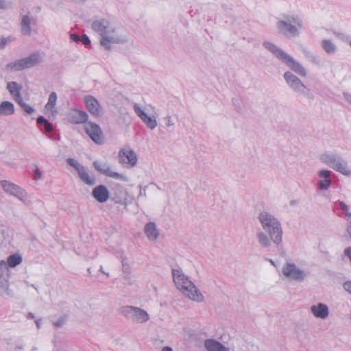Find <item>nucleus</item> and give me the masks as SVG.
Listing matches in <instances>:
<instances>
[{"mask_svg":"<svg viewBox=\"0 0 351 351\" xmlns=\"http://www.w3.org/2000/svg\"><path fill=\"white\" fill-rule=\"evenodd\" d=\"M263 228L256 233L258 244L263 248H269L272 243L278 247L282 242V228L280 221L272 214L263 211L258 215Z\"/></svg>","mask_w":351,"mask_h":351,"instance_id":"1","label":"nucleus"},{"mask_svg":"<svg viewBox=\"0 0 351 351\" xmlns=\"http://www.w3.org/2000/svg\"><path fill=\"white\" fill-rule=\"evenodd\" d=\"M93 29L100 36V45L106 49L110 50L112 44L124 43L128 36L122 34L109 21L105 19L95 20L92 23Z\"/></svg>","mask_w":351,"mask_h":351,"instance_id":"2","label":"nucleus"},{"mask_svg":"<svg viewBox=\"0 0 351 351\" xmlns=\"http://www.w3.org/2000/svg\"><path fill=\"white\" fill-rule=\"evenodd\" d=\"M276 27L279 34L291 39L300 36L304 27V22L299 14L289 12L278 19Z\"/></svg>","mask_w":351,"mask_h":351,"instance_id":"3","label":"nucleus"},{"mask_svg":"<svg viewBox=\"0 0 351 351\" xmlns=\"http://www.w3.org/2000/svg\"><path fill=\"white\" fill-rule=\"evenodd\" d=\"M172 276L177 289L185 298L198 303L204 302V296L202 292L181 269H172Z\"/></svg>","mask_w":351,"mask_h":351,"instance_id":"4","label":"nucleus"},{"mask_svg":"<svg viewBox=\"0 0 351 351\" xmlns=\"http://www.w3.org/2000/svg\"><path fill=\"white\" fill-rule=\"evenodd\" d=\"M263 45L272 53L278 60L284 62L291 70L302 77H306L307 71L304 66L291 55L279 48L274 43L265 41Z\"/></svg>","mask_w":351,"mask_h":351,"instance_id":"5","label":"nucleus"},{"mask_svg":"<svg viewBox=\"0 0 351 351\" xmlns=\"http://www.w3.org/2000/svg\"><path fill=\"white\" fill-rule=\"evenodd\" d=\"M319 160L324 165L346 177L351 176V165L348 161L335 152L327 151L319 156Z\"/></svg>","mask_w":351,"mask_h":351,"instance_id":"6","label":"nucleus"},{"mask_svg":"<svg viewBox=\"0 0 351 351\" xmlns=\"http://www.w3.org/2000/svg\"><path fill=\"white\" fill-rule=\"evenodd\" d=\"M43 58V53L36 51L25 58L9 62L5 65V69L9 71H19L30 69L40 64Z\"/></svg>","mask_w":351,"mask_h":351,"instance_id":"7","label":"nucleus"},{"mask_svg":"<svg viewBox=\"0 0 351 351\" xmlns=\"http://www.w3.org/2000/svg\"><path fill=\"white\" fill-rule=\"evenodd\" d=\"M118 313L136 324H143L149 319L148 313L145 310L136 306H123L118 309Z\"/></svg>","mask_w":351,"mask_h":351,"instance_id":"8","label":"nucleus"},{"mask_svg":"<svg viewBox=\"0 0 351 351\" xmlns=\"http://www.w3.org/2000/svg\"><path fill=\"white\" fill-rule=\"evenodd\" d=\"M283 77L289 87L293 92L307 99L313 97L310 88L295 74L291 71H287L284 73Z\"/></svg>","mask_w":351,"mask_h":351,"instance_id":"9","label":"nucleus"},{"mask_svg":"<svg viewBox=\"0 0 351 351\" xmlns=\"http://www.w3.org/2000/svg\"><path fill=\"white\" fill-rule=\"evenodd\" d=\"M1 185L6 193L16 197L24 203L29 202V195L25 189L7 180L1 181Z\"/></svg>","mask_w":351,"mask_h":351,"instance_id":"10","label":"nucleus"},{"mask_svg":"<svg viewBox=\"0 0 351 351\" xmlns=\"http://www.w3.org/2000/svg\"><path fill=\"white\" fill-rule=\"evenodd\" d=\"M282 274L289 280L302 282L305 279L306 273L295 264L293 263H286L282 269Z\"/></svg>","mask_w":351,"mask_h":351,"instance_id":"11","label":"nucleus"},{"mask_svg":"<svg viewBox=\"0 0 351 351\" xmlns=\"http://www.w3.org/2000/svg\"><path fill=\"white\" fill-rule=\"evenodd\" d=\"M37 19L30 12L22 14L20 16V32L23 36H31L36 27Z\"/></svg>","mask_w":351,"mask_h":351,"instance_id":"12","label":"nucleus"},{"mask_svg":"<svg viewBox=\"0 0 351 351\" xmlns=\"http://www.w3.org/2000/svg\"><path fill=\"white\" fill-rule=\"evenodd\" d=\"M138 160L137 154L134 150L129 147H125L119 150V161L125 168L134 167Z\"/></svg>","mask_w":351,"mask_h":351,"instance_id":"13","label":"nucleus"},{"mask_svg":"<svg viewBox=\"0 0 351 351\" xmlns=\"http://www.w3.org/2000/svg\"><path fill=\"white\" fill-rule=\"evenodd\" d=\"M84 129L88 136L95 143L101 145L104 143L102 131L99 125L93 122H86L84 124Z\"/></svg>","mask_w":351,"mask_h":351,"instance_id":"14","label":"nucleus"},{"mask_svg":"<svg viewBox=\"0 0 351 351\" xmlns=\"http://www.w3.org/2000/svg\"><path fill=\"white\" fill-rule=\"evenodd\" d=\"M133 108L136 115L150 130H154L157 126V121L154 116H149L145 112L143 107L137 103H134Z\"/></svg>","mask_w":351,"mask_h":351,"instance_id":"15","label":"nucleus"},{"mask_svg":"<svg viewBox=\"0 0 351 351\" xmlns=\"http://www.w3.org/2000/svg\"><path fill=\"white\" fill-rule=\"evenodd\" d=\"M94 167L100 173L104 174L105 176L116 179V180H120L123 181H128V178L119 173L113 171L110 167L104 162H101L99 161H95L93 162Z\"/></svg>","mask_w":351,"mask_h":351,"instance_id":"16","label":"nucleus"},{"mask_svg":"<svg viewBox=\"0 0 351 351\" xmlns=\"http://www.w3.org/2000/svg\"><path fill=\"white\" fill-rule=\"evenodd\" d=\"M84 100L88 112L91 114L96 117H100L103 114V108L95 97L86 95Z\"/></svg>","mask_w":351,"mask_h":351,"instance_id":"17","label":"nucleus"},{"mask_svg":"<svg viewBox=\"0 0 351 351\" xmlns=\"http://www.w3.org/2000/svg\"><path fill=\"white\" fill-rule=\"evenodd\" d=\"M317 175L320 178V180L317 182L319 189L321 191L328 189L332 184V172L328 169H322L318 171Z\"/></svg>","mask_w":351,"mask_h":351,"instance_id":"18","label":"nucleus"},{"mask_svg":"<svg viewBox=\"0 0 351 351\" xmlns=\"http://www.w3.org/2000/svg\"><path fill=\"white\" fill-rule=\"evenodd\" d=\"M92 195L98 202L104 203L108 199L110 193L106 186L100 184L93 189Z\"/></svg>","mask_w":351,"mask_h":351,"instance_id":"19","label":"nucleus"},{"mask_svg":"<svg viewBox=\"0 0 351 351\" xmlns=\"http://www.w3.org/2000/svg\"><path fill=\"white\" fill-rule=\"evenodd\" d=\"M57 101V95L55 92H52L49 97L48 101L45 106V114L49 118H53L56 117L58 111L56 108Z\"/></svg>","mask_w":351,"mask_h":351,"instance_id":"20","label":"nucleus"},{"mask_svg":"<svg viewBox=\"0 0 351 351\" xmlns=\"http://www.w3.org/2000/svg\"><path fill=\"white\" fill-rule=\"evenodd\" d=\"M23 86L16 82H9L7 84V90L10 94L12 98L16 102H19L23 99L21 90Z\"/></svg>","mask_w":351,"mask_h":351,"instance_id":"21","label":"nucleus"},{"mask_svg":"<svg viewBox=\"0 0 351 351\" xmlns=\"http://www.w3.org/2000/svg\"><path fill=\"white\" fill-rule=\"evenodd\" d=\"M311 313L316 317L325 319L329 315L328 307L323 303H318L311 307Z\"/></svg>","mask_w":351,"mask_h":351,"instance_id":"22","label":"nucleus"},{"mask_svg":"<svg viewBox=\"0 0 351 351\" xmlns=\"http://www.w3.org/2000/svg\"><path fill=\"white\" fill-rule=\"evenodd\" d=\"M88 118V114L83 110L74 109L69 112V119L71 122L74 123H86L87 122Z\"/></svg>","mask_w":351,"mask_h":351,"instance_id":"23","label":"nucleus"},{"mask_svg":"<svg viewBox=\"0 0 351 351\" xmlns=\"http://www.w3.org/2000/svg\"><path fill=\"white\" fill-rule=\"evenodd\" d=\"M15 113L14 104L9 101H3L0 103V117H10Z\"/></svg>","mask_w":351,"mask_h":351,"instance_id":"24","label":"nucleus"},{"mask_svg":"<svg viewBox=\"0 0 351 351\" xmlns=\"http://www.w3.org/2000/svg\"><path fill=\"white\" fill-rule=\"evenodd\" d=\"M204 346L207 351H229L228 348L213 339H206L204 342Z\"/></svg>","mask_w":351,"mask_h":351,"instance_id":"25","label":"nucleus"},{"mask_svg":"<svg viewBox=\"0 0 351 351\" xmlns=\"http://www.w3.org/2000/svg\"><path fill=\"white\" fill-rule=\"evenodd\" d=\"M145 233L148 239L154 241L157 239L159 232L156 228V226L154 222H149L145 226Z\"/></svg>","mask_w":351,"mask_h":351,"instance_id":"26","label":"nucleus"},{"mask_svg":"<svg viewBox=\"0 0 351 351\" xmlns=\"http://www.w3.org/2000/svg\"><path fill=\"white\" fill-rule=\"evenodd\" d=\"M77 174L80 180L87 185L93 186L96 183L95 176L89 174L85 167H84Z\"/></svg>","mask_w":351,"mask_h":351,"instance_id":"27","label":"nucleus"},{"mask_svg":"<svg viewBox=\"0 0 351 351\" xmlns=\"http://www.w3.org/2000/svg\"><path fill=\"white\" fill-rule=\"evenodd\" d=\"M23 261V257L20 254H14L9 256L5 261L8 267H15L20 265Z\"/></svg>","mask_w":351,"mask_h":351,"instance_id":"28","label":"nucleus"},{"mask_svg":"<svg viewBox=\"0 0 351 351\" xmlns=\"http://www.w3.org/2000/svg\"><path fill=\"white\" fill-rule=\"evenodd\" d=\"M321 45L324 51L328 54H334L337 50V46L330 40L324 39Z\"/></svg>","mask_w":351,"mask_h":351,"instance_id":"29","label":"nucleus"},{"mask_svg":"<svg viewBox=\"0 0 351 351\" xmlns=\"http://www.w3.org/2000/svg\"><path fill=\"white\" fill-rule=\"evenodd\" d=\"M305 56L308 59L310 62H311L313 64L319 66H322L324 65V60L322 57L319 56L310 51H305Z\"/></svg>","mask_w":351,"mask_h":351,"instance_id":"30","label":"nucleus"},{"mask_svg":"<svg viewBox=\"0 0 351 351\" xmlns=\"http://www.w3.org/2000/svg\"><path fill=\"white\" fill-rule=\"evenodd\" d=\"M10 294L8 278L0 279V295Z\"/></svg>","mask_w":351,"mask_h":351,"instance_id":"31","label":"nucleus"},{"mask_svg":"<svg viewBox=\"0 0 351 351\" xmlns=\"http://www.w3.org/2000/svg\"><path fill=\"white\" fill-rule=\"evenodd\" d=\"M10 270L4 261H0V279L9 278Z\"/></svg>","mask_w":351,"mask_h":351,"instance_id":"32","label":"nucleus"},{"mask_svg":"<svg viewBox=\"0 0 351 351\" xmlns=\"http://www.w3.org/2000/svg\"><path fill=\"white\" fill-rule=\"evenodd\" d=\"M67 164L73 167L77 173L84 167L77 160L72 158H67Z\"/></svg>","mask_w":351,"mask_h":351,"instance_id":"33","label":"nucleus"},{"mask_svg":"<svg viewBox=\"0 0 351 351\" xmlns=\"http://www.w3.org/2000/svg\"><path fill=\"white\" fill-rule=\"evenodd\" d=\"M22 108L23 110L28 114H32L35 112L36 109L32 107V106L27 104L25 103L23 99H22L21 101L17 103Z\"/></svg>","mask_w":351,"mask_h":351,"instance_id":"34","label":"nucleus"},{"mask_svg":"<svg viewBox=\"0 0 351 351\" xmlns=\"http://www.w3.org/2000/svg\"><path fill=\"white\" fill-rule=\"evenodd\" d=\"M15 38L12 36L3 37L0 38V49H3L7 45L14 41Z\"/></svg>","mask_w":351,"mask_h":351,"instance_id":"35","label":"nucleus"},{"mask_svg":"<svg viewBox=\"0 0 351 351\" xmlns=\"http://www.w3.org/2000/svg\"><path fill=\"white\" fill-rule=\"evenodd\" d=\"M34 175H33V179L36 181H38L40 180L42 177V171L38 168V165H34Z\"/></svg>","mask_w":351,"mask_h":351,"instance_id":"36","label":"nucleus"},{"mask_svg":"<svg viewBox=\"0 0 351 351\" xmlns=\"http://www.w3.org/2000/svg\"><path fill=\"white\" fill-rule=\"evenodd\" d=\"M338 205L339 208L345 212V216L348 217L349 214H351V211H350L348 205L343 202H339Z\"/></svg>","mask_w":351,"mask_h":351,"instance_id":"37","label":"nucleus"},{"mask_svg":"<svg viewBox=\"0 0 351 351\" xmlns=\"http://www.w3.org/2000/svg\"><path fill=\"white\" fill-rule=\"evenodd\" d=\"M124 280L125 281V283L128 285H132L135 282V279L133 276L130 275V274L128 273L124 276Z\"/></svg>","mask_w":351,"mask_h":351,"instance_id":"38","label":"nucleus"},{"mask_svg":"<svg viewBox=\"0 0 351 351\" xmlns=\"http://www.w3.org/2000/svg\"><path fill=\"white\" fill-rule=\"evenodd\" d=\"M80 41L82 42V44L84 45L85 46L90 44V40L86 34H83L80 36Z\"/></svg>","mask_w":351,"mask_h":351,"instance_id":"39","label":"nucleus"},{"mask_svg":"<svg viewBox=\"0 0 351 351\" xmlns=\"http://www.w3.org/2000/svg\"><path fill=\"white\" fill-rule=\"evenodd\" d=\"M165 120L166 121V127L170 128L174 125V122L172 120V118L171 116L168 115L165 118Z\"/></svg>","mask_w":351,"mask_h":351,"instance_id":"40","label":"nucleus"},{"mask_svg":"<svg viewBox=\"0 0 351 351\" xmlns=\"http://www.w3.org/2000/svg\"><path fill=\"white\" fill-rule=\"evenodd\" d=\"M347 232L351 238V214H349V217H347Z\"/></svg>","mask_w":351,"mask_h":351,"instance_id":"41","label":"nucleus"},{"mask_svg":"<svg viewBox=\"0 0 351 351\" xmlns=\"http://www.w3.org/2000/svg\"><path fill=\"white\" fill-rule=\"evenodd\" d=\"M344 289L351 295V281H347L343 284Z\"/></svg>","mask_w":351,"mask_h":351,"instance_id":"42","label":"nucleus"},{"mask_svg":"<svg viewBox=\"0 0 351 351\" xmlns=\"http://www.w3.org/2000/svg\"><path fill=\"white\" fill-rule=\"evenodd\" d=\"M80 36H79L76 34H71L70 35V38L71 40H72L73 41L75 42V43H77V42H80Z\"/></svg>","mask_w":351,"mask_h":351,"instance_id":"43","label":"nucleus"},{"mask_svg":"<svg viewBox=\"0 0 351 351\" xmlns=\"http://www.w3.org/2000/svg\"><path fill=\"white\" fill-rule=\"evenodd\" d=\"M47 121L46 119H45L43 117H39L37 119V123L40 125H45V123Z\"/></svg>","mask_w":351,"mask_h":351,"instance_id":"44","label":"nucleus"},{"mask_svg":"<svg viewBox=\"0 0 351 351\" xmlns=\"http://www.w3.org/2000/svg\"><path fill=\"white\" fill-rule=\"evenodd\" d=\"M43 126L46 132H51L52 130V125L48 121H47Z\"/></svg>","mask_w":351,"mask_h":351,"instance_id":"45","label":"nucleus"},{"mask_svg":"<svg viewBox=\"0 0 351 351\" xmlns=\"http://www.w3.org/2000/svg\"><path fill=\"white\" fill-rule=\"evenodd\" d=\"M344 99L351 104V95L347 93L343 94Z\"/></svg>","mask_w":351,"mask_h":351,"instance_id":"46","label":"nucleus"},{"mask_svg":"<svg viewBox=\"0 0 351 351\" xmlns=\"http://www.w3.org/2000/svg\"><path fill=\"white\" fill-rule=\"evenodd\" d=\"M7 8L6 2L5 0H0V9H5Z\"/></svg>","mask_w":351,"mask_h":351,"instance_id":"47","label":"nucleus"},{"mask_svg":"<svg viewBox=\"0 0 351 351\" xmlns=\"http://www.w3.org/2000/svg\"><path fill=\"white\" fill-rule=\"evenodd\" d=\"M54 325L57 327H61L64 325V320L60 319L59 321L54 323Z\"/></svg>","mask_w":351,"mask_h":351,"instance_id":"48","label":"nucleus"},{"mask_svg":"<svg viewBox=\"0 0 351 351\" xmlns=\"http://www.w3.org/2000/svg\"><path fill=\"white\" fill-rule=\"evenodd\" d=\"M25 284L28 287L31 286L32 287H33L36 291L37 293H39L38 287L36 286H35L34 285H30L29 283V282H27V281L25 282Z\"/></svg>","mask_w":351,"mask_h":351,"instance_id":"49","label":"nucleus"},{"mask_svg":"<svg viewBox=\"0 0 351 351\" xmlns=\"http://www.w3.org/2000/svg\"><path fill=\"white\" fill-rule=\"evenodd\" d=\"M25 284L28 287L31 286L32 287H33L36 291L37 293H39L38 287L36 286H35L34 285H30L29 283V282H27V281L25 282Z\"/></svg>","mask_w":351,"mask_h":351,"instance_id":"50","label":"nucleus"},{"mask_svg":"<svg viewBox=\"0 0 351 351\" xmlns=\"http://www.w3.org/2000/svg\"><path fill=\"white\" fill-rule=\"evenodd\" d=\"M25 284L28 287L31 286L32 287H33L36 291L37 293H39L38 287L36 286H35L34 285H30L29 283V282H27V281L25 282Z\"/></svg>","mask_w":351,"mask_h":351,"instance_id":"51","label":"nucleus"},{"mask_svg":"<svg viewBox=\"0 0 351 351\" xmlns=\"http://www.w3.org/2000/svg\"><path fill=\"white\" fill-rule=\"evenodd\" d=\"M71 2H73L75 3H83L85 2L86 0H69Z\"/></svg>","mask_w":351,"mask_h":351,"instance_id":"52","label":"nucleus"},{"mask_svg":"<svg viewBox=\"0 0 351 351\" xmlns=\"http://www.w3.org/2000/svg\"><path fill=\"white\" fill-rule=\"evenodd\" d=\"M99 271H101V273L104 274L107 277H109V276H110L109 273L106 272V271H104V269H103V267H102V266H100Z\"/></svg>","mask_w":351,"mask_h":351,"instance_id":"53","label":"nucleus"},{"mask_svg":"<svg viewBox=\"0 0 351 351\" xmlns=\"http://www.w3.org/2000/svg\"><path fill=\"white\" fill-rule=\"evenodd\" d=\"M162 351H173V350L171 348H170L169 346H166V347L163 348Z\"/></svg>","mask_w":351,"mask_h":351,"instance_id":"54","label":"nucleus"},{"mask_svg":"<svg viewBox=\"0 0 351 351\" xmlns=\"http://www.w3.org/2000/svg\"><path fill=\"white\" fill-rule=\"evenodd\" d=\"M36 324L37 328H39L40 327V319L36 320Z\"/></svg>","mask_w":351,"mask_h":351,"instance_id":"55","label":"nucleus"},{"mask_svg":"<svg viewBox=\"0 0 351 351\" xmlns=\"http://www.w3.org/2000/svg\"><path fill=\"white\" fill-rule=\"evenodd\" d=\"M28 317H29V318H34V314H33L32 313H29V314H28Z\"/></svg>","mask_w":351,"mask_h":351,"instance_id":"56","label":"nucleus"},{"mask_svg":"<svg viewBox=\"0 0 351 351\" xmlns=\"http://www.w3.org/2000/svg\"><path fill=\"white\" fill-rule=\"evenodd\" d=\"M269 262L271 263V265H275V263L273 260L271 259Z\"/></svg>","mask_w":351,"mask_h":351,"instance_id":"57","label":"nucleus"},{"mask_svg":"<svg viewBox=\"0 0 351 351\" xmlns=\"http://www.w3.org/2000/svg\"><path fill=\"white\" fill-rule=\"evenodd\" d=\"M87 271H88V272L89 273V274H91L90 268H88Z\"/></svg>","mask_w":351,"mask_h":351,"instance_id":"58","label":"nucleus"},{"mask_svg":"<svg viewBox=\"0 0 351 351\" xmlns=\"http://www.w3.org/2000/svg\"><path fill=\"white\" fill-rule=\"evenodd\" d=\"M32 351H37V348H34L32 349Z\"/></svg>","mask_w":351,"mask_h":351,"instance_id":"59","label":"nucleus"},{"mask_svg":"<svg viewBox=\"0 0 351 351\" xmlns=\"http://www.w3.org/2000/svg\"><path fill=\"white\" fill-rule=\"evenodd\" d=\"M349 45H350V48H351V40L350 41Z\"/></svg>","mask_w":351,"mask_h":351,"instance_id":"60","label":"nucleus"}]
</instances>
